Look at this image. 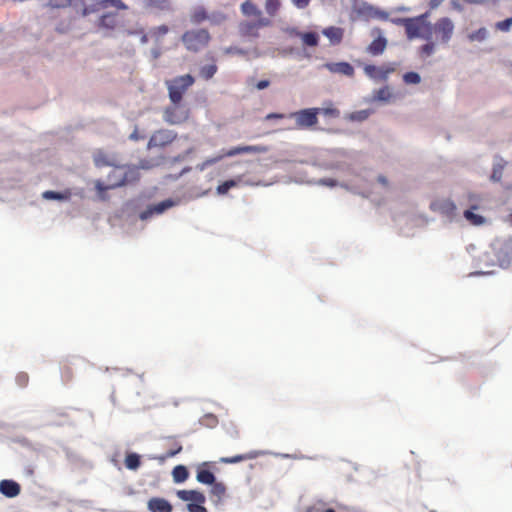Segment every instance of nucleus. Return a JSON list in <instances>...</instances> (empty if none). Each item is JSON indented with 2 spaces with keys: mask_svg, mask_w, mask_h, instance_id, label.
Instances as JSON below:
<instances>
[{
  "mask_svg": "<svg viewBox=\"0 0 512 512\" xmlns=\"http://www.w3.org/2000/svg\"><path fill=\"white\" fill-rule=\"evenodd\" d=\"M292 3L299 9L308 7L310 0H291Z\"/></svg>",
  "mask_w": 512,
  "mask_h": 512,
  "instance_id": "obj_50",
  "label": "nucleus"
},
{
  "mask_svg": "<svg viewBox=\"0 0 512 512\" xmlns=\"http://www.w3.org/2000/svg\"><path fill=\"white\" fill-rule=\"evenodd\" d=\"M284 114H281V113H269L266 115L265 119L266 120H271V119H282L284 118Z\"/></svg>",
  "mask_w": 512,
  "mask_h": 512,
  "instance_id": "obj_53",
  "label": "nucleus"
},
{
  "mask_svg": "<svg viewBox=\"0 0 512 512\" xmlns=\"http://www.w3.org/2000/svg\"><path fill=\"white\" fill-rule=\"evenodd\" d=\"M391 22L395 25L403 26L404 28H406L409 22V18H393L391 19Z\"/></svg>",
  "mask_w": 512,
  "mask_h": 512,
  "instance_id": "obj_49",
  "label": "nucleus"
},
{
  "mask_svg": "<svg viewBox=\"0 0 512 512\" xmlns=\"http://www.w3.org/2000/svg\"><path fill=\"white\" fill-rule=\"evenodd\" d=\"M318 114V108H307L292 112L289 117L295 120L298 129H307L318 123Z\"/></svg>",
  "mask_w": 512,
  "mask_h": 512,
  "instance_id": "obj_6",
  "label": "nucleus"
},
{
  "mask_svg": "<svg viewBox=\"0 0 512 512\" xmlns=\"http://www.w3.org/2000/svg\"><path fill=\"white\" fill-rule=\"evenodd\" d=\"M242 182V176H238L236 179H230L224 181L217 187V193L220 195L226 194L231 188L238 186Z\"/></svg>",
  "mask_w": 512,
  "mask_h": 512,
  "instance_id": "obj_26",
  "label": "nucleus"
},
{
  "mask_svg": "<svg viewBox=\"0 0 512 512\" xmlns=\"http://www.w3.org/2000/svg\"><path fill=\"white\" fill-rule=\"evenodd\" d=\"M241 11L246 16H261V11L258 9V7L249 1H246L241 5Z\"/></svg>",
  "mask_w": 512,
  "mask_h": 512,
  "instance_id": "obj_29",
  "label": "nucleus"
},
{
  "mask_svg": "<svg viewBox=\"0 0 512 512\" xmlns=\"http://www.w3.org/2000/svg\"><path fill=\"white\" fill-rule=\"evenodd\" d=\"M112 176H117V182L104 184L101 180L95 181L98 198L102 201L108 200L106 194L108 190L137 182L140 179V172L136 166H115L112 170Z\"/></svg>",
  "mask_w": 512,
  "mask_h": 512,
  "instance_id": "obj_1",
  "label": "nucleus"
},
{
  "mask_svg": "<svg viewBox=\"0 0 512 512\" xmlns=\"http://www.w3.org/2000/svg\"><path fill=\"white\" fill-rule=\"evenodd\" d=\"M196 478L202 484L211 485L215 482L214 474L206 469H198Z\"/></svg>",
  "mask_w": 512,
  "mask_h": 512,
  "instance_id": "obj_27",
  "label": "nucleus"
},
{
  "mask_svg": "<svg viewBox=\"0 0 512 512\" xmlns=\"http://www.w3.org/2000/svg\"><path fill=\"white\" fill-rule=\"evenodd\" d=\"M455 25L449 17H441L428 26L424 39L435 43L448 44L453 37Z\"/></svg>",
  "mask_w": 512,
  "mask_h": 512,
  "instance_id": "obj_2",
  "label": "nucleus"
},
{
  "mask_svg": "<svg viewBox=\"0 0 512 512\" xmlns=\"http://www.w3.org/2000/svg\"><path fill=\"white\" fill-rule=\"evenodd\" d=\"M176 494L182 501L189 502L187 504L188 512H208L203 505L206 497L202 492L198 490H178Z\"/></svg>",
  "mask_w": 512,
  "mask_h": 512,
  "instance_id": "obj_5",
  "label": "nucleus"
},
{
  "mask_svg": "<svg viewBox=\"0 0 512 512\" xmlns=\"http://www.w3.org/2000/svg\"><path fill=\"white\" fill-rule=\"evenodd\" d=\"M364 73L370 79L375 81H386L390 74H392L396 67L394 64H384L382 66H375L372 64H366L363 67Z\"/></svg>",
  "mask_w": 512,
  "mask_h": 512,
  "instance_id": "obj_11",
  "label": "nucleus"
},
{
  "mask_svg": "<svg viewBox=\"0 0 512 512\" xmlns=\"http://www.w3.org/2000/svg\"><path fill=\"white\" fill-rule=\"evenodd\" d=\"M464 217L473 225H481L485 221L484 217L475 214L472 210L464 211Z\"/></svg>",
  "mask_w": 512,
  "mask_h": 512,
  "instance_id": "obj_37",
  "label": "nucleus"
},
{
  "mask_svg": "<svg viewBox=\"0 0 512 512\" xmlns=\"http://www.w3.org/2000/svg\"><path fill=\"white\" fill-rule=\"evenodd\" d=\"M0 492L8 498H14L20 494L21 486L14 480H1Z\"/></svg>",
  "mask_w": 512,
  "mask_h": 512,
  "instance_id": "obj_16",
  "label": "nucleus"
},
{
  "mask_svg": "<svg viewBox=\"0 0 512 512\" xmlns=\"http://www.w3.org/2000/svg\"><path fill=\"white\" fill-rule=\"evenodd\" d=\"M209 19V15L203 6H197L193 9L190 15L192 24L198 25Z\"/></svg>",
  "mask_w": 512,
  "mask_h": 512,
  "instance_id": "obj_22",
  "label": "nucleus"
},
{
  "mask_svg": "<svg viewBox=\"0 0 512 512\" xmlns=\"http://www.w3.org/2000/svg\"><path fill=\"white\" fill-rule=\"evenodd\" d=\"M269 85H270L269 80H261L256 84V88L258 90H263V89L267 88Z\"/></svg>",
  "mask_w": 512,
  "mask_h": 512,
  "instance_id": "obj_52",
  "label": "nucleus"
},
{
  "mask_svg": "<svg viewBox=\"0 0 512 512\" xmlns=\"http://www.w3.org/2000/svg\"><path fill=\"white\" fill-rule=\"evenodd\" d=\"M181 451H182V445L178 442H174L173 445L171 446V448H169L166 451V453L164 454V456L161 457V460H166L168 458H172L175 455H177L178 453H180Z\"/></svg>",
  "mask_w": 512,
  "mask_h": 512,
  "instance_id": "obj_40",
  "label": "nucleus"
},
{
  "mask_svg": "<svg viewBox=\"0 0 512 512\" xmlns=\"http://www.w3.org/2000/svg\"><path fill=\"white\" fill-rule=\"evenodd\" d=\"M42 197L47 200H69L71 197V191L65 190L64 192H56L48 190L43 192Z\"/></svg>",
  "mask_w": 512,
  "mask_h": 512,
  "instance_id": "obj_25",
  "label": "nucleus"
},
{
  "mask_svg": "<svg viewBox=\"0 0 512 512\" xmlns=\"http://www.w3.org/2000/svg\"><path fill=\"white\" fill-rule=\"evenodd\" d=\"M217 69L218 68L215 64L203 66L200 69V76L205 80H209L216 74Z\"/></svg>",
  "mask_w": 512,
  "mask_h": 512,
  "instance_id": "obj_36",
  "label": "nucleus"
},
{
  "mask_svg": "<svg viewBox=\"0 0 512 512\" xmlns=\"http://www.w3.org/2000/svg\"><path fill=\"white\" fill-rule=\"evenodd\" d=\"M258 456V453L256 451H250L245 454H239L232 457H222L220 458V463L223 464H236L239 462H243L246 460H252L255 459Z\"/></svg>",
  "mask_w": 512,
  "mask_h": 512,
  "instance_id": "obj_20",
  "label": "nucleus"
},
{
  "mask_svg": "<svg viewBox=\"0 0 512 512\" xmlns=\"http://www.w3.org/2000/svg\"><path fill=\"white\" fill-rule=\"evenodd\" d=\"M325 67L331 73L343 74L348 77H352L354 75V68L348 62L327 63L325 64Z\"/></svg>",
  "mask_w": 512,
  "mask_h": 512,
  "instance_id": "obj_18",
  "label": "nucleus"
},
{
  "mask_svg": "<svg viewBox=\"0 0 512 512\" xmlns=\"http://www.w3.org/2000/svg\"><path fill=\"white\" fill-rule=\"evenodd\" d=\"M194 82L195 79L190 74L177 76L171 80H167L165 84L171 103H181L184 94L194 84Z\"/></svg>",
  "mask_w": 512,
  "mask_h": 512,
  "instance_id": "obj_3",
  "label": "nucleus"
},
{
  "mask_svg": "<svg viewBox=\"0 0 512 512\" xmlns=\"http://www.w3.org/2000/svg\"><path fill=\"white\" fill-rule=\"evenodd\" d=\"M429 17V12H425L419 16L409 18V22L405 28L406 36L409 40L415 38H423L426 33L423 30H428L429 23L426 19Z\"/></svg>",
  "mask_w": 512,
  "mask_h": 512,
  "instance_id": "obj_7",
  "label": "nucleus"
},
{
  "mask_svg": "<svg viewBox=\"0 0 512 512\" xmlns=\"http://www.w3.org/2000/svg\"><path fill=\"white\" fill-rule=\"evenodd\" d=\"M266 151H267L266 147L259 146V145L234 147V148H231V149L223 152L222 154L218 155L217 157L205 160V162L203 163L202 169L206 166H210V165H213V164L219 162L220 160H222L225 157H233V156H236L239 154H245V153H264Z\"/></svg>",
  "mask_w": 512,
  "mask_h": 512,
  "instance_id": "obj_8",
  "label": "nucleus"
},
{
  "mask_svg": "<svg viewBox=\"0 0 512 512\" xmlns=\"http://www.w3.org/2000/svg\"><path fill=\"white\" fill-rule=\"evenodd\" d=\"M172 476H173V480L176 483H182L188 478L189 473L185 466L178 465V466L174 467V469L172 471Z\"/></svg>",
  "mask_w": 512,
  "mask_h": 512,
  "instance_id": "obj_28",
  "label": "nucleus"
},
{
  "mask_svg": "<svg viewBox=\"0 0 512 512\" xmlns=\"http://www.w3.org/2000/svg\"><path fill=\"white\" fill-rule=\"evenodd\" d=\"M368 14L371 17L379 18L381 20H388V18H389V15L387 12L378 10V9H374L372 7L368 8Z\"/></svg>",
  "mask_w": 512,
  "mask_h": 512,
  "instance_id": "obj_45",
  "label": "nucleus"
},
{
  "mask_svg": "<svg viewBox=\"0 0 512 512\" xmlns=\"http://www.w3.org/2000/svg\"><path fill=\"white\" fill-rule=\"evenodd\" d=\"M320 113L331 118H337L340 116V111L333 106L331 102L327 103L324 107L318 108Z\"/></svg>",
  "mask_w": 512,
  "mask_h": 512,
  "instance_id": "obj_34",
  "label": "nucleus"
},
{
  "mask_svg": "<svg viewBox=\"0 0 512 512\" xmlns=\"http://www.w3.org/2000/svg\"><path fill=\"white\" fill-rule=\"evenodd\" d=\"M141 465L140 456L136 453H129L125 458V466L130 470H137Z\"/></svg>",
  "mask_w": 512,
  "mask_h": 512,
  "instance_id": "obj_30",
  "label": "nucleus"
},
{
  "mask_svg": "<svg viewBox=\"0 0 512 512\" xmlns=\"http://www.w3.org/2000/svg\"><path fill=\"white\" fill-rule=\"evenodd\" d=\"M117 180H118L117 176H112V171H111L108 175V184H110L112 182H117Z\"/></svg>",
  "mask_w": 512,
  "mask_h": 512,
  "instance_id": "obj_59",
  "label": "nucleus"
},
{
  "mask_svg": "<svg viewBox=\"0 0 512 512\" xmlns=\"http://www.w3.org/2000/svg\"><path fill=\"white\" fill-rule=\"evenodd\" d=\"M468 2L470 3H477L478 1L477 0H467Z\"/></svg>",
  "mask_w": 512,
  "mask_h": 512,
  "instance_id": "obj_62",
  "label": "nucleus"
},
{
  "mask_svg": "<svg viewBox=\"0 0 512 512\" xmlns=\"http://www.w3.org/2000/svg\"><path fill=\"white\" fill-rule=\"evenodd\" d=\"M239 31L242 36H258V25L255 22H242L239 25Z\"/></svg>",
  "mask_w": 512,
  "mask_h": 512,
  "instance_id": "obj_24",
  "label": "nucleus"
},
{
  "mask_svg": "<svg viewBox=\"0 0 512 512\" xmlns=\"http://www.w3.org/2000/svg\"><path fill=\"white\" fill-rule=\"evenodd\" d=\"M512 26V17L507 18L503 21H499L495 24V28L499 31L508 32Z\"/></svg>",
  "mask_w": 512,
  "mask_h": 512,
  "instance_id": "obj_46",
  "label": "nucleus"
},
{
  "mask_svg": "<svg viewBox=\"0 0 512 512\" xmlns=\"http://www.w3.org/2000/svg\"><path fill=\"white\" fill-rule=\"evenodd\" d=\"M322 33L329 39L331 45L340 44L344 36V30L340 27L335 26H330L323 29Z\"/></svg>",
  "mask_w": 512,
  "mask_h": 512,
  "instance_id": "obj_19",
  "label": "nucleus"
},
{
  "mask_svg": "<svg viewBox=\"0 0 512 512\" xmlns=\"http://www.w3.org/2000/svg\"><path fill=\"white\" fill-rule=\"evenodd\" d=\"M430 209L433 212L439 213L448 219H453L456 216V205L450 199H437L431 202Z\"/></svg>",
  "mask_w": 512,
  "mask_h": 512,
  "instance_id": "obj_13",
  "label": "nucleus"
},
{
  "mask_svg": "<svg viewBox=\"0 0 512 512\" xmlns=\"http://www.w3.org/2000/svg\"><path fill=\"white\" fill-rule=\"evenodd\" d=\"M169 32V27L167 25H160L151 30V34L156 39H159L166 35Z\"/></svg>",
  "mask_w": 512,
  "mask_h": 512,
  "instance_id": "obj_44",
  "label": "nucleus"
},
{
  "mask_svg": "<svg viewBox=\"0 0 512 512\" xmlns=\"http://www.w3.org/2000/svg\"><path fill=\"white\" fill-rule=\"evenodd\" d=\"M371 35L375 39L367 46L366 52L372 56H379L386 50L388 40L383 36L382 30L378 27L371 30Z\"/></svg>",
  "mask_w": 512,
  "mask_h": 512,
  "instance_id": "obj_12",
  "label": "nucleus"
},
{
  "mask_svg": "<svg viewBox=\"0 0 512 512\" xmlns=\"http://www.w3.org/2000/svg\"><path fill=\"white\" fill-rule=\"evenodd\" d=\"M403 80L406 84H419L421 77L416 72H407L403 75Z\"/></svg>",
  "mask_w": 512,
  "mask_h": 512,
  "instance_id": "obj_41",
  "label": "nucleus"
},
{
  "mask_svg": "<svg viewBox=\"0 0 512 512\" xmlns=\"http://www.w3.org/2000/svg\"><path fill=\"white\" fill-rule=\"evenodd\" d=\"M211 40V35L207 29H192L184 32L181 41L185 48L191 52H199L206 48Z\"/></svg>",
  "mask_w": 512,
  "mask_h": 512,
  "instance_id": "obj_4",
  "label": "nucleus"
},
{
  "mask_svg": "<svg viewBox=\"0 0 512 512\" xmlns=\"http://www.w3.org/2000/svg\"><path fill=\"white\" fill-rule=\"evenodd\" d=\"M501 176H502L501 169L500 170L494 169L493 174H492V179L495 181H500Z\"/></svg>",
  "mask_w": 512,
  "mask_h": 512,
  "instance_id": "obj_56",
  "label": "nucleus"
},
{
  "mask_svg": "<svg viewBox=\"0 0 512 512\" xmlns=\"http://www.w3.org/2000/svg\"><path fill=\"white\" fill-rule=\"evenodd\" d=\"M281 7L280 0H265V10L268 15L275 16Z\"/></svg>",
  "mask_w": 512,
  "mask_h": 512,
  "instance_id": "obj_31",
  "label": "nucleus"
},
{
  "mask_svg": "<svg viewBox=\"0 0 512 512\" xmlns=\"http://www.w3.org/2000/svg\"><path fill=\"white\" fill-rule=\"evenodd\" d=\"M258 25V29L263 26H268L270 24V21L266 18H260L257 22H255Z\"/></svg>",
  "mask_w": 512,
  "mask_h": 512,
  "instance_id": "obj_54",
  "label": "nucleus"
},
{
  "mask_svg": "<svg viewBox=\"0 0 512 512\" xmlns=\"http://www.w3.org/2000/svg\"><path fill=\"white\" fill-rule=\"evenodd\" d=\"M147 508L150 512H172L173 506L171 503L161 497H153L148 500Z\"/></svg>",
  "mask_w": 512,
  "mask_h": 512,
  "instance_id": "obj_15",
  "label": "nucleus"
},
{
  "mask_svg": "<svg viewBox=\"0 0 512 512\" xmlns=\"http://www.w3.org/2000/svg\"><path fill=\"white\" fill-rule=\"evenodd\" d=\"M391 96L392 94L388 86L380 88L375 94V98L380 101H388Z\"/></svg>",
  "mask_w": 512,
  "mask_h": 512,
  "instance_id": "obj_42",
  "label": "nucleus"
},
{
  "mask_svg": "<svg viewBox=\"0 0 512 512\" xmlns=\"http://www.w3.org/2000/svg\"><path fill=\"white\" fill-rule=\"evenodd\" d=\"M99 27L105 29H115L118 25L117 14L113 12L106 13L102 15L99 19L98 23Z\"/></svg>",
  "mask_w": 512,
  "mask_h": 512,
  "instance_id": "obj_21",
  "label": "nucleus"
},
{
  "mask_svg": "<svg viewBox=\"0 0 512 512\" xmlns=\"http://www.w3.org/2000/svg\"><path fill=\"white\" fill-rule=\"evenodd\" d=\"M94 165L97 168H103L106 166H117V158L113 154H109L102 149H97L92 154Z\"/></svg>",
  "mask_w": 512,
  "mask_h": 512,
  "instance_id": "obj_14",
  "label": "nucleus"
},
{
  "mask_svg": "<svg viewBox=\"0 0 512 512\" xmlns=\"http://www.w3.org/2000/svg\"><path fill=\"white\" fill-rule=\"evenodd\" d=\"M378 182L381 183L382 185H387L388 184V180L385 176H378Z\"/></svg>",
  "mask_w": 512,
  "mask_h": 512,
  "instance_id": "obj_58",
  "label": "nucleus"
},
{
  "mask_svg": "<svg viewBox=\"0 0 512 512\" xmlns=\"http://www.w3.org/2000/svg\"><path fill=\"white\" fill-rule=\"evenodd\" d=\"M510 219H511V221H512V213L510 214Z\"/></svg>",
  "mask_w": 512,
  "mask_h": 512,
  "instance_id": "obj_63",
  "label": "nucleus"
},
{
  "mask_svg": "<svg viewBox=\"0 0 512 512\" xmlns=\"http://www.w3.org/2000/svg\"><path fill=\"white\" fill-rule=\"evenodd\" d=\"M73 0H48L46 6L51 9H64L72 6Z\"/></svg>",
  "mask_w": 512,
  "mask_h": 512,
  "instance_id": "obj_33",
  "label": "nucleus"
},
{
  "mask_svg": "<svg viewBox=\"0 0 512 512\" xmlns=\"http://www.w3.org/2000/svg\"><path fill=\"white\" fill-rule=\"evenodd\" d=\"M189 118V110L181 103H171L164 111V120L171 125L184 123Z\"/></svg>",
  "mask_w": 512,
  "mask_h": 512,
  "instance_id": "obj_9",
  "label": "nucleus"
},
{
  "mask_svg": "<svg viewBox=\"0 0 512 512\" xmlns=\"http://www.w3.org/2000/svg\"><path fill=\"white\" fill-rule=\"evenodd\" d=\"M323 512H335V510L332 508H328V509L324 510Z\"/></svg>",
  "mask_w": 512,
  "mask_h": 512,
  "instance_id": "obj_61",
  "label": "nucleus"
},
{
  "mask_svg": "<svg viewBox=\"0 0 512 512\" xmlns=\"http://www.w3.org/2000/svg\"><path fill=\"white\" fill-rule=\"evenodd\" d=\"M101 9H105L108 7H115L119 10H127L128 6L122 0H102L100 2Z\"/></svg>",
  "mask_w": 512,
  "mask_h": 512,
  "instance_id": "obj_32",
  "label": "nucleus"
},
{
  "mask_svg": "<svg viewBox=\"0 0 512 512\" xmlns=\"http://www.w3.org/2000/svg\"><path fill=\"white\" fill-rule=\"evenodd\" d=\"M487 35H488L487 29L482 27V28L470 33L468 35V39L471 42H474V41L482 42L487 38Z\"/></svg>",
  "mask_w": 512,
  "mask_h": 512,
  "instance_id": "obj_38",
  "label": "nucleus"
},
{
  "mask_svg": "<svg viewBox=\"0 0 512 512\" xmlns=\"http://www.w3.org/2000/svg\"><path fill=\"white\" fill-rule=\"evenodd\" d=\"M171 205H172L171 201L160 202L157 205H155L154 207H152L146 211H143L140 214V218L145 220V219H148L150 216H152L154 213L160 214V213L164 212Z\"/></svg>",
  "mask_w": 512,
  "mask_h": 512,
  "instance_id": "obj_23",
  "label": "nucleus"
},
{
  "mask_svg": "<svg viewBox=\"0 0 512 512\" xmlns=\"http://www.w3.org/2000/svg\"><path fill=\"white\" fill-rule=\"evenodd\" d=\"M177 137V134L168 129H160L155 131L147 144L148 149L152 148H163L171 144Z\"/></svg>",
  "mask_w": 512,
  "mask_h": 512,
  "instance_id": "obj_10",
  "label": "nucleus"
},
{
  "mask_svg": "<svg viewBox=\"0 0 512 512\" xmlns=\"http://www.w3.org/2000/svg\"><path fill=\"white\" fill-rule=\"evenodd\" d=\"M139 33L141 34L140 42L146 44L148 42L147 34H145L143 30H140Z\"/></svg>",
  "mask_w": 512,
  "mask_h": 512,
  "instance_id": "obj_57",
  "label": "nucleus"
},
{
  "mask_svg": "<svg viewBox=\"0 0 512 512\" xmlns=\"http://www.w3.org/2000/svg\"><path fill=\"white\" fill-rule=\"evenodd\" d=\"M290 34L301 38L305 46L316 47L319 43V35L316 32H300L296 29H292Z\"/></svg>",
  "mask_w": 512,
  "mask_h": 512,
  "instance_id": "obj_17",
  "label": "nucleus"
},
{
  "mask_svg": "<svg viewBox=\"0 0 512 512\" xmlns=\"http://www.w3.org/2000/svg\"><path fill=\"white\" fill-rule=\"evenodd\" d=\"M435 42L429 40L426 44L422 45L419 48V54L421 57H429L431 56L435 51Z\"/></svg>",
  "mask_w": 512,
  "mask_h": 512,
  "instance_id": "obj_39",
  "label": "nucleus"
},
{
  "mask_svg": "<svg viewBox=\"0 0 512 512\" xmlns=\"http://www.w3.org/2000/svg\"><path fill=\"white\" fill-rule=\"evenodd\" d=\"M15 381L20 388H25L29 383V375L26 372H19L15 377Z\"/></svg>",
  "mask_w": 512,
  "mask_h": 512,
  "instance_id": "obj_43",
  "label": "nucleus"
},
{
  "mask_svg": "<svg viewBox=\"0 0 512 512\" xmlns=\"http://www.w3.org/2000/svg\"><path fill=\"white\" fill-rule=\"evenodd\" d=\"M211 488V495L217 497L218 500H221L226 493V487L221 482H214Z\"/></svg>",
  "mask_w": 512,
  "mask_h": 512,
  "instance_id": "obj_35",
  "label": "nucleus"
},
{
  "mask_svg": "<svg viewBox=\"0 0 512 512\" xmlns=\"http://www.w3.org/2000/svg\"><path fill=\"white\" fill-rule=\"evenodd\" d=\"M209 20L212 24H220L221 22L226 20V16L223 13L213 14L209 17Z\"/></svg>",
  "mask_w": 512,
  "mask_h": 512,
  "instance_id": "obj_48",
  "label": "nucleus"
},
{
  "mask_svg": "<svg viewBox=\"0 0 512 512\" xmlns=\"http://www.w3.org/2000/svg\"><path fill=\"white\" fill-rule=\"evenodd\" d=\"M130 138L133 139V140H138L139 137L137 135V131H134L131 135H130Z\"/></svg>",
  "mask_w": 512,
  "mask_h": 512,
  "instance_id": "obj_60",
  "label": "nucleus"
},
{
  "mask_svg": "<svg viewBox=\"0 0 512 512\" xmlns=\"http://www.w3.org/2000/svg\"><path fill=\"white\" fill-rule=\"evenodd\" d=\"M154 165L150 164L148 160H141L140 161V168L142 169H151Z\"/></svg>",
  "mask_w": 512,
  "mask_h": 512,
  "instance_id": "obj_55",
  "label": "nucleus"
},
{
  "mask_svg": "<svg viewBox=\"0 0 512 512\" xmlns=\"http://www.w3.org/2000/svg\"><path fill=\"white\" fill-rule=\"evenodd\" d=\"M445 0H429V8L431 10H434L436 8H438Z\"/></svg>",
  "mask_w": 512,
  "mask_h": 512,
  "instance_id": "obj_51",
  "label": "nucleus"
},
{
  "mask_svg": "<svg viewBox=\"0 0 512 512\" xmlns=\"http://www.w3.org/2000/svg\"><path fill=\"white\" fill-rule=\"evenodd\" d=\"M368 115H369L368 111L361 110V111L352 113L351 116H350V119L351 120H356V121H363V120H365L368 117Z\"/></svg>",
  "mask_w": 512,
  "mask_h": 512,
  "instance_id": "obj_47",
  "label": "nucleus"
}]
</instances>
